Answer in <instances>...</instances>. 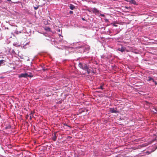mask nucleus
I'll use <instances>...</instances> for the list:
<instances>
[{"mask_svg": "<svg viewBox=\"0 0 157 157\" xmlns=\"http://www.w3.org/2000/svg\"><path fill=\"white\" fill-rule=\"evenodd\" d=\"M78 66L80 68L82 69L83 70L86 71L88 74H89L90 73L91 71L89 69V65H87L85 63L83 64L81 63H79Z\"/></svg>", "mask_w": 157, "mask_h": 157, "instance_id": "1", "label": "nucleus"}, {"mask_svg": "<svg viewBox=\"0 0 157 157\" xmlns=\"http://www.w3.org/2000/svg\"><path fill=\"white\" fill-rule=\"evenodd\" d=\"M28 77H32V76H30L27 73H22L20 74L19 76V78H22V77H24V78H27Z\"/></svg>", "mask_w": 157, "mask_h": 157, "instance_id": "2", "label": "nucleus"}, {"mask_svg": "<svg viewBox=\"0 0 157 157\" xmlns=\"http://www.w3.org/2000/svg\"><path fill=\"white\" fill-rule=\"evenodd\" d=\"M88 11H89L90 12H91L92 11L93 13H98L99 12V10L95 8H93L92 10H88Z\"/></svg>", "mask_w": 157, "mask_h": 157, "instance_id": "3", "label": "nucleus"}, {"mask_svg": "<svg viewBox=\"0 0 157 157\" xmlns=\"http://www.w3.org/2000/svg\"><path fill=\"white\" fill-rule=\"evenodd\" d=\"M56 132H55L54 134V135L52 137V140L54 141H56V140L57 137L56 136Z\"/></svg>", "mask_w": 157, "mask_h": 157, "instance_id": "4", "label": "nucleus"}, {"mask_svg": "<svg viewBox=\"0 0 157 157\" xmlns=\"http://www.w3.org/2000/svg\"><path fill=\"white\" fill-rule=\"evenodd\" d=\"M110 111L111 113H117L118 112L117 109H115L114 108L110 109Z\"/></svg>", "mask_w": 157, "mask_h": 157, "instance_id": "5", "label": "nucleus"}, {"mask_svg": "<svg viewBox=\"0 0 157 157\" xmlns=\"http://www.w3.org/2000/svg\"><path fill=\"white\" fill-rule=\"evenodd\" d=\"M129 2L131 4H133L134 5H136V3L135 0H132L129 1Z\"/></svg>", "mask_w": 157, "mask_h": 157, "instance_id": "6", "label": "nucleus"}, {"mask_svg": "<svg viewBox=\"0 0 157 157\" xmlns=\"http://www.w3.org/2000/svg\"><path fill=\"white\" fill-rule=\"evenodd\" d=\"M69 7L70 8L71 10H73L75 8V6L72 4H70V6H69Z\"/></svg>", "mask_w": 157, "mask_h": 157, "instance_id": "7", "label": "nucleus"}, {"mask_svg": "<svg viewBox=\"0 0 157 157\" xmlns=\"http://www.w3.org/2000/svg\"><path fill=\"white\" fill-rule=\"evenodd\" d=\"M44 29L47 31L49 32L51 31V29L49 27H46L44 28Z\"/></svg>", "mask_w": 157, "mask_h": 157, "instance_id": "8", "label": "nucleus"}, {"mask_svg": "<svg viewBox=\"0 0 157 157\" xmlns=\"http://www.w3.org/2000/svg\"><path fill=\"white\" fill-rule=\"evenodd\" d=\"M125 48L123 47L121 48L118 49V50L121 51L122 52H124L125 51Z\"/></svg>", "mask_w": 157, "mask_h": 157, "instance_id": "9", "label": "nucleus"}, {"mask_svg": "<svg viewBox=\"0 0 157 157\" xmlns=\"http://www.w3.org/2000/svg\"><path fill=\"white\" fill-rule=\"evenodd\" d=\"M148 81H151L152 80V81L153 82H155L154 80L151 77H148Z\"/></svg>", "mask_w": 157, "mask_h": 157, "instance_id": "10", "label": "nucleus"}, {"mask_svg": "<svg viewBox=\"0 0 157 157\" xmlns=\"http://www.w3.org/2000/svg\"><path fill=\"white\" fill-rule=\"evenodd\" d=\"M5 62V60H0V66L2 64H3Z\"/></svg>", "mask_w": 157, "mask_h": 157, "instance_id": "11", "label": "nucleus"}, {"mask_svg": "<svg viewBox=\"0 0 157 157\" xmlns=\"http://www.w3.org/2000/svg\"><path fill=\"white\" fill-rule=\"evenodd\" d=\"M125 8L126 9H128L129 11H130V10H131V8L130 7L125 6Z\"/></svg>", "mask_w": 157, "mask_h": 157, "instance_id": "12", "label": "nucleus"}, {"mask_svg": "<svg viewBox=\"0 0 157 157\" xmlns=\"http://www.w3.org/2000/svg\"><path fill=\"white\" fill-rule=\"evenodd\" d=\"M41 67L42 68L43 70L44 71H45L48 70L47 68H45L43 66H41Z\"/></svg>", "mask_w": 157, "mask_h": 157, "instance_id": "13", "label": "nucleus"}, {"mask_svg": "<svg viewBox=\"0 0 157 157\" xmlns=\"http://www.w3.org/2000/svg\"><path fill=\"white\" fill-rule=\"evenodd\" d=\"M111 24L113 25V26L115 27H117V25H116V24L115 23H112Z\"/></svg>", "mask_w": 157, "mask_h": 157, "instance_id": "14", "label": "nucleus"}, {"mask_svg": "<svg viewBox=\"0 0 157 157\" xmlns=\"http://www.w3.org/2000/svg\"><path fill=\"white\" fill-rule=\"evenodd\" d=\"M39 7V6H38L37 7H34V9L35 10H37L38 9Z\"/></svg>", "mask_w": 157, "mask_h": 157, "instance_id": "15", "label": "nucleus"}, {"mask_svg": "<svg viewBox=\"0 0 157 157\" xmlns=\"http://www.w3.org/2000/svg\"><path fill=\"white\" fill-rule=\"evenodd\" d=\"M98 89H102V90H103V87H102V86H101L99 88H98Z\"/></svg>", "mask_w": 157, "mask_h": 157, "instance_id": "16", "label": "nucleus"}, {"mask_svg": "<svg viewBox=\"0 0 157 157\" xmlns=\"http://www.w3.org/2000/svg\"><path fill=\"white\" fill-rule=\"evenodd\" d=\"M32 114V113H31L30 114V117L29 118L30 120H31V119H32V117L31 115Z\"/></svg>", "mask_w": 157, "mask_h": 157, "instance_id": "17", "label": "nucleus"}, {"mask_svg": "<svg viewBox=\"0 0 157 157\" xmlns=\"http://www.w3.org/2000/svg\"><path fill=\"white\" fill-rule=\"evenodd\" d=\"M29 117V115L28 114H27L26 116V117H25V118H26V119H27L28 118V117Z\"/></svg>", "mask_w": 157, "mask_h": 157, "instance_id": "18", "label": "nucleus"}, {"mask_svg": "<svg viewBox=\"0 0 157 157\" xmlns=\"http://www.w3.org/2000/svg\"><path fill=\"white\" fill-rule=\"evenodd\" d=\"M73 13V12L72 11H70L69 13L71 14H72Z\"/></svg>", "mask_w": 157, "mask_h": 157, "instance_id": "19", "label": "nucleus"}, {"mask_svg": "<svg viewBox=\"0 0 157 157\" xmlns=\"http://www.w3.org/2000/svg\"><path fill=\"white\" fill-rule=\"evenodd\" d=\"M63 125L64 126L69 127V126L67 125V124H66L64 123L63 124Z\"/></svg>", "mask_w": 157, "mask_h": 157, "instance_id": "20", "label": "nucleus"}, {"mask_svg": "<svg viewBox=\"0 0 157 157\" xmlns=\"http://www.w3.org/2000/svg\"><path fill=\"white\" fill-rule=\"evenodd\" d=\"M58 32H60V30L59 29Z\"/></svg>", "mask_w": 157, "mask_h": 157, "instance_id": "21", "label": "nucleus"}, {"mask_svg": "<svg viewBox=\"0 0 157 157\" xmlns=\"http://www.w3.org/2000/svg\"><path fill=\"white\" fill-rule=\"evenodd\" d=\"M8 1H11V0H7Z\"/></svg>", "mask_w": 157, "mask_h": 157, "instance_id": "22", "label": "nucleus"}, {"mask_svg": "<svg viewBox=\"0 0 157 157\" xmlns=\"http://www.w3.org/2000/svg\"><path fill=\"white\" fill-rule=\"evenodd\" d=\"M83 20H84V19L83 18H82Z\"/></svg>", "mask_w": 157, "mask_h": 157, "instance_id": "23", "label": "nucleus"}, {"mask_svg": "<svg viewBox=\"0 0 157 157\" xmlns=\"http://www.w3.org/2000/svg\"><path fill=\"white\" fill-rule=\"evenodd\" d=\"M155 82V84H157V83H156V82Z\"/></svg>", "mask_w": 157, "mask_h": 157, "instance_id": "24", "label": "nucleus"}, {"mask_svg": "<svg viewBox=\"0 0 157 157\" xmlns=\"http://www.w3.org/2000/svg\"><path fill=\"white\" fill-rule=\"evenodd\" d=\"M59 36H61V35L60 34H59Z\"/></svg>", "mask_w": 157, "mask_h": 157, "instance_id": "25", "label": "nucleus"}]
</instances>
